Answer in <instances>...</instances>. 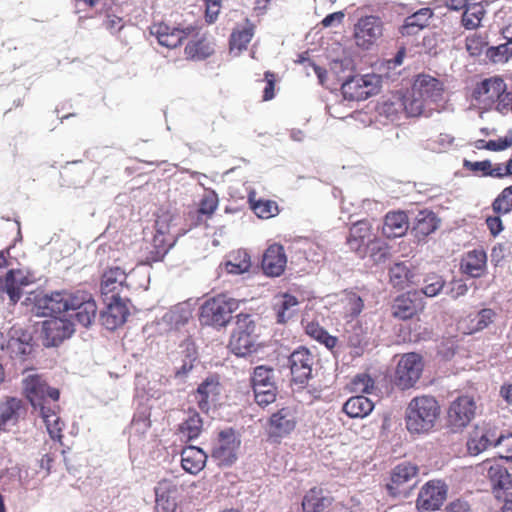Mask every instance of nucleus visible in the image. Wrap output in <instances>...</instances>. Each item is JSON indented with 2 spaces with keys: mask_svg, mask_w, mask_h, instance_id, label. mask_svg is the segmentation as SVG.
<instances>
[{
  "mask_svg": "<svg viewBox=\"0 0 512 512\" xmlns=\"http://www.w3.org/2000/svg\"><path fill=\"white\" fill-rule=\"evenodd\" d=\"M439 414L440 406L434 397H415L406 408V428L412 434L428 433L434 428Z\"/></svg>",
  "mask_w": 512,
  "mask_h": 512,
  "instance_id": "1",
  "label": "nucleus"
},
{
  "mask_svg": "<svg viewBox=\"0 0 512 512\" xmlns=\"http://www.w3.org/2000/svg\"><path fill=\"white\" fill-rule=\"evenodd\" d=\"M504 80L492 77L480 82L473 91V98L477 104L485 109L495 108L501 114L510 112L511 94L507 91Z\"/></svg>",
  "mask_w": 512,
  "mask_h": 512,
  "instance_id": "2",
  "label": "nucleus"
},
{
  "mask_svg": "<svg viewBox=\"0 0 512 512\" xmlns=\"http://www.w3.org/2000/svg\"><path fill=\"white\" fill-rule=\"evenodd\" d=\"M179 216L168 210H162L155 221L156 233L152 239V250L150 256L147 258L149 261H159L168 250L175 243V235L172 234L171 229L176 225Z\"/></svg>",
  "mask_w": 512,
  "mask_h": 512,
  "instance_id": "3",
  "label": "nucleus"
},
{
  "mask_svg": "<svg viewBox=\"0 0 512 512\" xmlns=\"http://www.w3.org/2000/svg\"><path fill=\"white\" fill-rule=\"evenodd\" d=\"M237 301L225 295H218L207 300L201 307L200 321L204 325L223 327L237 309Z\"/></svg>",
  "mask_w": 512,
  "mask_h": 512,
  "instance_id": "4",
  "label": "nucleus"
},
{
  "mask_svg": "<svg viewBox=\"0 0 512 512\" xmlns=\"http://www.w3.org/2000/svg\"><path fill=\"white\" fill-rule=\"evenodd\" d=\"M236 318V328L231 335L229 347L235 355L246 356L254 349L255 323L248 314H239Z\"/></svg>",
  "mask_w": 512,
  "mask_h": 512,
  "instance_id": "5",
  "label": "nucleus"
},
{
  "mask_svg": "<svg viewBox=\"0 0 512 512\" xmlns=\"http://www.w3.org/2000/svg\"><path fill=\"white\" fill-rule=\"evenodd\" d=\"M379 79L375 75H357L342 83L341 90L345 99L361 101L377 93Z\"/></svg>",
  "mask_w": 512,
  "mask_h": 512,
  "instance_id": "6",
  "label": "nucleus"
},
{
  "mask_svg": "<svg viewBox=\"0 0 512 512\" xmlns=\"http://www.w3.org/2000/svg\"><path fill=\"white\" fill-rule=\"evenodd\" d=\"M423 371L422 358L417 353L404 354L396 368V384L402 389L412 387L420 378Z\"/></svg>",
  "mask_w": 512,
  "mask_h": 512,
  "instance_id": "7",
  "label": "nucleus"
},
{
  "mask_svg": "<svg viewBox=\"0 0 512 512\" xmlns=\"http://www.w3.org/2000/svg\"><path fill=\"white\" fill-rule=\"evenodd\" d=\"M383 34V24L376 16L361 17L354 25V39L358 47L369 49Z\"/></svg>",
  "mask_w": 512,
  "mask_h": 512,
  "instance_id": "8",
  "label": "nucleus"
},
{
  "mask_svg": "<svg viewBox=\"0 0 512 512\" xmlns=\"http://www.w3.org/2000/svg\"><path fill=\"white\" fill-rule=\"evenodd\" d=\"M447 488L440 480L427 482L420 490L416 501L420 512H433L438 510L446 499Z\"/></svg>",
  "mask_w": 512,
  "mask_h": 512,
  "instance_id": "9",
  "label": "nucleus"
},
{
  "mask_svg": "<svg viewBox=\"0 0 512 512\" xmlns=\"http://www.w3.org/2000/svg\"><path fill=\"white\" fill-rule=\"evenodd\" d=\"M23 390L26 398L30 401L34 408L37 404L51 399L58 402L60 392L56 388H51L39 375H29L23 380Z\"/></svg>",
  "mask_w": 512,
  "mask_h": 512,
  "instance_id": "10",
  "label": "nucleus"
},
{
  "mask_svg": "<svg viewBox=\"0 0 512 512\" xmlns=\"http://www.w3.org/2000/svg\"><path fill=\"white\" fill-rule=\"evenodd\" d=\"M478 470L490 480L493 492L497 498H501V491L512 489V476L498 462L486 460L478 465Z\"/></svg>",
  "mask_w": 512,
  "mask_h": 512,
  "instance_id": "11",
  "label": "nucleus"
},
{
  "mask_svg": "<svg viewBox=\"0 0 512 512\" xmlns=\"http://www.w3.org/2000/svg\"><path fill=\"white\" fill-rule=\"evenodd\" d=\"M128 274L125 270L114 267L104 272L101 279V294L105 299L118 300L128 289Z\"/></svg>",
  "mask_w": 512,
  "mask_h": 512,
  "instance_id": "12",
  "label": "nucleus"
},
{
  "mask_svg": "<svg viewBox=\"0 0 512 512\" xmlns=\"http://www.w3.org/2000/svg\"><path fill=\"white\" fill-rule=\"evenodd\" d=\"M475 412L476 403L472 397H458L449 407L448 422L454 429H462L474 418Z\"/></svg>",
  "mask_w": 512,
  "mask_h": 512,
  "instance_id": "13",
  "label": "nucleus"
},
{
  "mask_svg": "<svg viewBox=\"0 0 512 512\" xmlns=\"http://www.w3.org/2000/svg\"><path fill=\"white\" fill-rule=\"evenodd\" d=\"M375 238L376 236L372 232L371 224L366 220H361L354 223L350 228L349 236L347 237V245L352 251L364 257L368 245L372 243Z\"/></svg>",
  "mask_w": 512,
  "mask_h": 512,
  "instance_id": "14",
  "label": "nucleus"
},
{
  "mask_svg": "<svg viewBox=\"0 0 512 512\" xmlns=\"http://www.w3.org/2000/svg\"><path fill=\"white\" fill-rule=\"evenodd\" d=\"M74 333V324L59 317H53L43 322V334L46 346H57Z\"/></svg>",
  "mask_w": 512,
  "mask_h": 512,
  "instance_id": "15",
  "label": "nucleus"
},
{
  "mask_svg": "<svg viewBox=\"0 0 512 512\" xmlns=\"http://www.w3.org/2000/svg\"><path fill=\"white\" fill-rule=\"evenodd\" d=\"M150 31L152 35L156 36L160 45L167 48H176L183 39L195 32V28L188 26L185 29H180L160 23L154 24Z\"/></svg>",
  "mask_w": 512,
  "mask_h": 512,
  "instance_id": "16",
  "label": "nucleus"
},
{
  "mask_svg": "<svg viewBox=\"0 0 512 512\" xmlns=\"http://www.w3.org/2000/svg\"><path fill=\"white\" fill-rule=\"evenodd\" d=\"M314 358L305 348L295 350L289 357V366L293 381L297 383L306 382L312 374Z\"/></svg>",
  "mask_w": 512,
  "mask_h": 512,
  "instance_id": "17",
  "label": "nucleus"
},
{
  "mask_svg": "<svg viewBox=\"0 0 512 512\" xmlns=\"http://www.w3.org/2000/svg\"><path fill=\"white\" fill-rule=\"evenodd\" d=\"M240 442L232 431H222L215 445L212 457L220 465H231L236 460V452Z\"/></svg>",
  "mask_w": 512,
  "mask_h": 512,
  "instance_id": "18",
  "label": "nucleus"
},
{
  "mask_svg": "<svg viewBox=\"0 0 512 512\" xmlns=\"http://www.w3.org/2000/svg\"><path fill=\"white\" fill-rule=\"evenodd\" d=\"M417 473L418 468L414 464L405 462L397 465L392 471L391 482L387 484L390 494L394 496L403 494L405 496L409 486L406 488L404 485L413 481Z\"/></svg>",
  "mask_w": 512,
  "mask_h": 512,
  "instance_id": "19",
  "label": "nucleus"
},
{
  "mask_svg": "<svg viewBox=\"0 0 512 512\" xmlns=\"http://www.w3.org/2000/svg\"><path fill=\"white\" fill-rule=\"evenodd\" d=\"M103 299L107 309L101 313V322L108 330H115L126 321L128 314L126 298H119L118 300Z\"/></svg>",
  "mask_w": 512,
  "mask_h": 512,
  "instance_id": "20",
  "label": "nucleus"
},
{
  "mask_svg": "<svg viewBox=\"0 0 512 512\" xmlns=\"http://www.w3.org/2000/svg\"><path fill=\"white\" fill-rule=\"evenodd\" d=\"M177 484L172 480L163 479L155 488L156 510L158 512H174L177 507Z\"/></svg>",
  "mask_w": 512,
  "mask_h": 512,
  "instance_id": "21",
  "label": "nucleus"
},
{
  "mask_svg": "<svg viewBox=\"0 0 512 512\" xmlns=\"http://www.w3.org/2000/svg\"><path fill=\"white\" fill-rule=\"evenodd\" d=\"M412 88L415 95L422 97L429 105L439 101L443 92L442 83L429 75H419Z\"/></svg>",
  "mask_w": 512,
  "mask_h": 512,
  "instance_id": "22",
  "label": "nucleus"
},
{
  "mask_svg": "<svg viewBox=\"0 0 512 512\" xmlns=\"http://www.w3.org/2000/svg\"><path fill=\"white\" fill-rule=\"evenodd\" d=\"M18 276H21L20 270H9L5 278L0 277V298L3 299V295L7 294L11 305L20 300L23 294L22 287L29 284L26 277Z\"/></svg>",
  "mask_w": 512,
  "mask_h": 512,
  "instance_id": "23",
  "label": "nucleus"
},
{
  "mask_svg": "<svg viewBox=\"0 0 512 512\" xmlns=\"http://www.w3.org/2000/svg\"><path fill=\"white\" fill-rule=\"evenodd\" d=\"M287 258L281 245H271L267 248L262 259V269L268 276H280L286 267Z\"/></svg>",
  "mask_w": 512,
  "mask_h": 512,
  "instance_id": "24",
  "label": "nucleus"
},
{
  "mask_svg": "<svg viewBox=\"0 0 512 512\" xmlns=\"http://www.w3.org/2000/svg\"><path fill=\"white\" fill-rule=\"evenodd\" d=\"M192 316L191 308L186 303H180L173 306L168 312H166L161 318L158 325L160 330L168 332L177 330L184 326Z\"/></svg>",
  "mask_w": 512,
  "mask_h": 512,
  "instance_id": "25",
  "label": "nucleus"
},
{
  "mask_svg": "<svg viewBox=\"0 0 512 512\" xmlns=\"http://www.w3.org/2000/svg\"><path fill=\"white\" fill-rule=\"evenodd\" d=\"M496 433L486 426H476L469 435L467 449L470 455H478L494 446Z\"/></svg>",
  "mask_w": 512,
  "mask_h": 512,
  "instance_id": "26",
  "label": "nucleus"
},
{
  "mask_svg": "<svg viewBox=\"0 0 512 512\" xmlns=\"http://www.w3.org/2000/svg\"><path fill=\"white\" fill-rule=\"evenodd\" d=\"M91 172L82 161L67 162L61 171L63 181L74 187H81L91 179Z\"/></svg>",
  "mask_w": 512,
  "mask_h": 512,
  "instance_id": "27",
  "label": "nucleus"
},
{
  "mask_svg": "<svg viewBox=\"0 0 512 512\" xmlns=\"http://www.w3.org/2000/svg\"><path fill=\"white\" fill-rule=\"evenodd\" d=\"M296 426V416L291 408L285 407L272 414L270 418V431L275 436H285L291 433Z\"/></svg>",
  "mask_w": 512,
  "mask_h": 512,
  "instance_id": "28",
  "label": "nucleus"
},
{
  "mask_svg": "<svg viewBox=\"0 0 512 512\" xmlns=\"http://www.w3.org/2000/svg\"><path fill=\"white\" fill-rule=\"evenodd\" d=\"M487 267V255L483 249L469 251L462 260L461 269L470 277H481Z\"/></svg>",
  "mask_w": 512,
  "mask_h": 512,
  "instance_id": "29",
  "label": "nucleus"
},
{
  "mask_svg": "<svg viewBox=\"0 0 512 512\" xmlns=\"http://www.w3.org/2000/svg\"><path fill=\"white\" fill-rule=\"evenodd\" d=\"M219 393L220 387L218 381L208 378L198 386L194 398L199 408L207 412L211 405L217 401Z\"/></svg>",
  "mask_w": 512,
  "mask_h": 512,
  "instance_id": "30",
  "label": "nucleus"
},
{
  "mask_svg": "<svg viewBox=\"0 0 512 512\" xmlns=\"http://www.w3.org/2000/svg\"><path fill=\"white\" fill-rule=\"evenodd\" d=\"M419 308L418 293L407 292L398 296L392 305V314L399 319L411 318Z\"/></svg>",
  "mask_w": 512,
  "mask_h": 512,
  "instance_id": "31",
  "label": "nucleus"
},
{
  "mask_svg": "<svg viewBox=\"0 0 512 512\" xmlns=\"http://www.w3.org/2000/svg\"><path fill=\"white\" fill-rule=\"evenodd\" d=\"M206 453L195 446H188L182 450L181 465L190 474H198L206 465Z\"/></svg>",
  "mask_w": 512,
  "mask_h": 512,
  "instance_id": "32",
  "label": "nucleus"
},
{
  "mask_svg": "<svg viewBox=\"0 0 512 512\" xmlns=\"http://www.w3.org/2000/svg\"><path fill=\"white\" fill-rule=\"evenodd\" d=\"M39 308L43 309L44 315L57 317L62 313H68V304L66 291L53 292L50 295H44L38 300Z\"/></svg>",
  "mask_w": 512,
  "mask_h": 512,
  "instance_id": "33",
  "label": "nucleus"
},
{
  "mask_svg": "<svg viewBox=\"0 0 512 512\" xmlns=\"http://www.w3.org/2000/svg\"><path fill=\"white\" fill-rule=\"evenodd\" d=\"M299 302L297 298L290 294H280L274 297L273 309L276 313L278 323H286L291 319L296 311Z\"/></svg>",
  "mask_w": 512,
  "mask_h": 512,
  "instance_id": "34",
  "label": "nucleus"
},
{
  "mask_svg": "<svg viewBox=\"0 0 512 512\" xmlns=\"http://www.w3.org/2000/svg\"><path fill=\"white\" fill-rule=\"evenodd\" d=\"M408 227V219L404 212H390L385 217L382 231L386 237L396 238L403 236L408 230Z\"/></svg>",
  "mask_w": 512,
  "mask_h": 512,
  "instance_id": "35",
  "label": "nucleus"
},
{
  "mask_svg": "<svg viewBox=\"0 0 512 512\" xmlns=\"http://www.w3.org/2000/svg\"><path fill=\"white\" fill-rule=\"evenodd\" d=\"M193 39L185 47L186 55L191 59H205L214 52L213 43L206 39L204 35L195 32L191 35Z\"/></svg>",
  "mask_w": 512,
  "mask_h": 512,
  "instance_id": "36",
  "label": "nucleus"
},
{
  "mask_svg": "<svg viewBox=\"0 0 512 512\" xmlns=\"http://www.w3.org/2000/svg\"><path fill=\"white\" fill-rule=\"evenodd\" d=\"M22 409V400L18 398L7 397L2 401L0 403V427L6 429L8 425H15Z\"/></svg>",
  "mask_w": 512,
  "mask_h": 512,
  "instance_id": "37",
  "label": "nucleus"
},
{
  "mask_svg": "<svg viewBox=\"0 0 512 512\" xmlns=\"http://www.w3.org/2000/svg\"><path fill=\"white\" fill-rule=\"evenodd\" d=\"M390 281L395 287L404 288L405 285H415L419 282V276L404 263H395L389 271Z\"/></svg>",
  "mask_w": 512,
  "mask_h": 512,
  "instance_id": "38",
  "label": "nucleus"
},
{
  "mask_svg": "<svg viewBox=\"0 0 512 512\" xmlns=\"http://www.w3.org/2000/svg\"><path fill=\"white\" fill-rule=\"evenodd\" d=\"M373 408V402L362 395L349 398L343 405V411L351 418L365 417L371 413Z\"/></svg>",
  "mask_w": 512,
  "mask_h": 512,
  "instance_id": "39",
  "label": "nucleus"
},
{
  "mask_svg": "<svg viewBox=\"0 0 512 512\" xmlns=\"http://www.w3.org/2000/svg\"><path fill=\"white\" fill-rule=\"evenodd\" d=\"M331 505V498L321 489L313 488L307 492L302 502L304 512H324Z\"/></svg>",
  "mask_w": 512,
  "mask_h": 512,
  "instance_id": "40",
  "label": "nucleus"
},
{
  "mask_svg": "<svg viewBox=\"0 0 512 512\" xmlns=\"http://www.w3.org/2000/svg\"><path fill=\"white\" fill-rule=\"evenodd\" d=\"M433 15L429 8H422L408 16L405 19L404 25L401 27L402 35H413L422 30L428 23L429 19Z\"/></svg>",
  "mask_w": 512,
  "mask_h": 512,
  "instance_id": "41",
  "label": "nucleus"
},
{
  "mask_svg": "<svg viewBox=\"0 0 512 512\" xmlns=\"http://www.w3.org/2000/svg\"><path fill=\"white\" fill-rule=\"evenodd\" d=\"M401 104L406 114L410 117H417L420 115L428 117L432 110L429 103H427L422 97H419V95H415L413 90L410 95L401 99Z\"/></svg>",
  "mask_w": 512,
  "mask_h": 512,
  "instance_id": "42",
  "label": "nucleus"
},
{
  "mask_svg": "<svg viewBox=\"0 0 512 512\" xmlns=\"http://www.w3.org/2000/svg\"><path fill=\"white\" fill-rule=\"evenodd\" d=\"M254 35V26L248 20L243 27L237 28L233 31L230 38L231 51L237 50L238 52L247 48L248 43Z\"/></svg>",
  "mask_w": 512,
  "mask_h": 512,
  "instance_id": "43",
  "label": "nucleus"
},
{
  "mask_svg": "<svg viewBox=\"0 0 512 512\" xmlns=\"http://www.w3.org/2000/svg\"><path fill=\"white\" fill-rule=\"evenodd\" d=\"M462 16V23L467 29H474L480 25L485 10L480 3L468 2Z\"/></svg>",
  "mask_w": 512,
  "mask_h": 512,
  "instance_id": "44",
  "label": "nucleus"
},
{
  "mask_svg": "<svg viewBox=\"0 0 512 512\" xmlns=\"http://www.w3.org/2000/svg\"><path fill=\"white\" fill-rule=\"evenodd\" d=\"M202 426L203 423L199 414L191 411L189 412L188 417L180 425L179 430L184 437H186L188 440H192L200 435Z\"/></svg>",
  "mask_w": 512,
  "mask_h": 512,
  "instance_id": "45",
  "label": "nucleus"
},
{
  "mask_svg": "<svg viewBox=\"0 0 512 512\" xmlns=\"http://www.w3.org/2000/svg\"><path fill=\"white\" fill-rule=\"evenodd\" d=\"M251 208L254 213L262 219H268L278 214V205L272 200H254L252 196L249 197Z\"/></svg>",
  "mask_w": 512,
  "mask_h": 512,
  "instance_id": "46",
  "label": "nucleus"
},
{
  "mask_svg": "<svg viewBox=\"0 0 512 512\" xmlns=\"http://www.w3.org/2000/svg\"><path fill=\"white\" fill-rule=\"evenodd\" d=\"M96 313L97 305L93 298H91L86 303L82 302V306H80L78 311L70 314V316H74L75 320L83 327H88L94 321Z\"/></svg>",
  "mask_w": 512,
  "mask_h": 512,
  "instance_id": "47",
  "label": "nucleus"
},
{
  "mask_svg": "<svg viewBox=\"0 0 512 512\" xmlns=\"http://www.w3.org/2000/svg\"><path fill=\"white\" fill-rule=\"evenodd\" d=\"M305 331L310 337L324 344L329 349H332L337 344V338L329 335L318 323H308L305 327Z\"/></svg>",
  "mask_w": 512,
  "mask_h": 512,
  "instance_id": "48",
  "label": "nucleus"
},
{
  "mask_svg": "<svg viewBox=\"0 0 512 512\" xmlns=\"http://www.w3.org/2000/svg\"><path fill=\"white\" fill-rule=\"evenodd\" d=\"M255 401L259 406L265 407L276 400V386L271 384V387L266 384H252Z\"/></svg>",
  "mask_w": 512,
  "mask_h": 512,
  "instance_id": "49",
  "label": "nucleus"
},
{
  "mask_svg": "<svg viewBox=\"0 0 512 512\" xmlns=\"http://www.w3.org/2000/svg\"><path fill=\"white\" fill-rule=\"evenodd\" d=\"M496 318V312L490 308H484L480 310L472 319H471V331L470 333H475L486 329L490 324L494 322Z\"/></svg>",
  "mask_w": 512,
  "mask_h": 512,
  "instance_id": "50",
  "label": "nucleus"
},
{
  "mask_svg": "<svg viewBox=\"0 0 512 512\" xmlns=\"http://www.w3.org/2000/svg\"><path fill=\"white\" fill-rule=\"evenodd\" d=\"M226 270L230 274H242L249 270L251 263L246 252L238 251L233 255V259L226 262Z\"/></svg>",
  "mask_w": 512,
  "mask_h": 512,
  "instance_id": "51",
  "label": "nucleus"
},
{
  "mask_svg": "<svg viewBox=\"0 0 512 512\" xmlns=\"http://www.w3.org/2000/svg\"><path fill=\"white\" fill-rule=\"evenodd\" d=\"M415 229L422 235H429L437 229L436 218L433 213L421 211L417 216Z\"/></svg>",
  "mask_w": 512,
  "mask_h": 512,
  "instance_id": "52",
  "label": "nucleus"
},
{
  "mask_svg": "<svg viewBox=\"0 0 512 512\" xmlns=\"http://www.w3.org/2000/svg\"><path fill=\"white\" fill-rule=\"evenodd\" d=\"M492 207L495 212L503 214H508L512 210V185L502 190Z\"/></svg>",
  "mask_w": 512,
  "mask_h": 512,
  "instance_id": "53",
  "label": "nucleus"
},
{
  "mask_svg": "<svg viewBox=\"0 0 512 512\" xmlns=\"http://www.w3.org/2000/svg\"><path fill=\"white\" fill-rule=\"evenodd\" d=\"M43 421L45 422L50 437L54 440H61L63 423L61 422L58 414H44Z\"/></svg>",
  "mask_w": 512,
  "mask_h": 512,
  "instance_id": "54",
  "label": "nucleus"
},
{
  "mask_svg": "<svg viewBox=\"0 0 512 512\" xmlns=\"http://www.w3.org/2000/svg\"><path fill=\"white\" fill-rule=\"evenodd\" d=\"M424 283L425 285L422 288V293L428 297H434L443 289L445 281L441 276L432 274L427 276Z\"/></svg>",
  "mask_w": 512,
  "mask_h": 512,
  "instance_id": "55",
  "label": "nucleus"
},
{
  "mask_svg": "<svg viewBox=\"0 0 512 512\" xmlns=\"http://www.w3.org/2000/svg\"><path fill=\"white\" fill-rule=\"evenodd\" d=\"M347 342L349 346L361 349L367 345V337L364 329L359 325H353L351 330L347 331Z\"/></svg>",
  "mask_w": 512,
  "mask_h": 512,
  "instance_id": "56",
  "label": "nucleus"
},
{
  "mask_svg": "<svg viewBox=\"0 0 512 512\" xmlns=\"http://www.w3.org/2000/svg\"><path fill=\"white\" fill-rule=\"evenodd\" d=\"M252 384H266L271 387V384H275L273 369L265 366L256 367L252 376Z\"/></svg>",
  "mask_w": 512,
  "mask_h": 512,
  "instance_id": "57",
  "label": "nucleus"
},
{
  "mask_svg": "<svg viewBox=\"0 0 512 512\" xmlns=\"http://www.w3.org/2000/svg\"><path fill=\"white\" fill-rule=\"evenodd\" d=\"M91 298L92 296L87 292L77 291L72 293L66 291L68 313L77 312L80 306H82V302L86 303V301H89Z\"/></svg>",
  "mask_w": 512,
  "mask_h": 512,
  "instance_id": "58",
  "label": "nucleus"
},
{
  "mask_svg": "<svg viewBox=\"0 0 512 512\" xmlns=\"http://www.w3.org/2000/svg\"><path fill=\"white\" fill-rule=\"evenodd\" d=\"M494 447L498 448L501 458L512 459V434L502 435L495 439Z\"/></svg>",
  "mask_w": 512,
  "mask_h": 512,
  "instance_id": "59",
  "label": "nucleus"
},
{
  "mask_svg": "<svg viewBox=\"0 0 512 512\" xmlns=\"http://www.w3.org/2000/svg\"><path fill=\"white\" fill-rule=\"evenodd\" d=\"M400 109H402V104L401 99L398 98L396 101H384L379 105L378 112L380 115H385L390 121H395Z\"/></svg>",
  "mask_w": 512,
  "mask_h": 512,
  "instance_id": "60",
  "label": "nucleus"
},
{
  "mask_svg": "<svg viewBox=\"0 0 512 512\" xmlns=\"http://www.w3.org/2000/svg\"><path fill=\"white\" fill-rule=\"evenodd\" d=\"M352 390L360 393H371L374 388V382L372 378L367 374L356 375L351 383Z\"/></svg>",
  "mask_w": 512,
  "mask_h": 512,
  "instance_id": "61",
  "label": "nucleus"
},
{
  "mask_svg": "<svg viewBox=\"0 0 512 512\" xmlns=\"http://www.w3.org/2000/svg\"><path fill=\"white\" fill-rule=\"evenodd\" d=\"M512 56V37L509 41L500 44L495 48V52L492 54L494 61L506 62Z\"/></svg>",
  "mask_w": 512,
  "mask_h": 512,
  "instance_id": "62",
  "label": "nucleus"
},
{
  "mask_svg": "<svg viewBox=\"0 0 512 512\" xmlns=\"http://www.w3.org/2000/svg\"><path fill=\"white\" fill-rule=\"evenodd\" d=\"M218 206V200L214 195L205 196L199 205L198 214L211 216Z\"/></svg>",
  "mask_w": 512,
  "mask_h": 512,
  "instance_id": "63",
  "label": "nucleus"
},
{
  "mask_svg": "<svg viewBox=\"0 0 512 512\" xmlns=\"http://www.w3.org/2000/svg\"><path fill=\"white\" fill-rule=\"evenodd\" d=\"M204 3H205V17H206V20L207 22L209 23H213L219 13H220V9H221V3H222V0H203Z\"/></svg>",
  "mask_w": 512,
  "mask_h": 512,
  "instance_id": "64",
  "label": "nucleus"
}]
</instances>
